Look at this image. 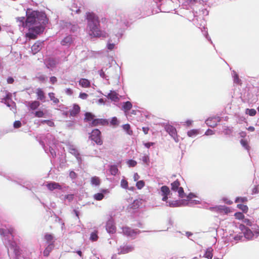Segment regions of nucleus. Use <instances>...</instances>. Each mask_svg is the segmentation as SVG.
I'll use <instances>...</instances> for the list:
<instances>
[{
    "mask_svg": "<svg viewBox=\"0 0 259 259\" xmlns=\"http://www.w3.org/2000/svg\"><path fill=\"white\" fill-rule=\"evenodd\" d=\"M88 33L91 37H103L108 36V34L100 28V21L98 17L93 13L87 14Z\"/></svg>",
    "mask_w": 259,
    "mask_h": 259,
    "instance_id": "obj_1",
    "label": "nucleus"
},
{
    "mask_svg": "<svg viewBox=\"0 0 259 259\" xmlns=\"http://www.w3.org/2000/svg\"><path fill=\"white\" fill-rule=\"evenodd\" d=\"M30 10H27L26 12V23L25 25H27V28H29L33 25H36L37 24V11H32L29 12Z\"/></svg>",
    "mask_w": 259,
    "mask_h": 259,
    "instance_id": "obj_2",
    "label": "nucleus"
},
{
    "mask_svg": "<svg viewBox=\"0 0 259 259\" xmlns=\"http://www.w3.org/2000/svg\"><path fill=\"white\" fill-rule=\"evenodd\" d=\"M29 28V32L26 34V36L30 39L36 38L37 35L42 33L45 29V27L41 25L38 26L30 27Z\"/></svg>",
    "mask_w": 259,
    "mask_h": 259,
    "instance_id": "obj_3",
    "label": "nucleus"
},
{
    "mask_svg": "<svg viewBox=\"0 0 259 259\" xmlns=\"http://www.w3.org/2000/svg\"><path fill=\"white\" fill-rule=\"evenodd\" d=\"M89 138L98 145H102L103 144L101 132L97 128L92 130L90 134Z\"/></svg>",
    "mask_w": 259,
    "mask_h": 259,
    "instance_id": "obj_4",
    "label": "nucleus"
},
{
    "mask_svg": "<svg viewBox=\"0 0 259 259\" xmlns=\"http://www.w3.org/2000/svg\"><path fill=\"white\" fill-rule=\"evenodd\" d=\"M221 120V118L219 116H213L208 118L206 121V124L211 127L216 126L218 123Z\"/></svg>",
    "mask_w": 259,
    "mask_h": 259,
    "instance_id": "obj_5",
    "label": "nucleus"
},
{
    "mask_svg": "<svg viewBox=\"0 0 259 259\" xmlns=\"http://www.w3.org/2000/svg\"><path fill=\"white\" fill-rule=\"evenodd\" d=\"M37 23L40 25H46L48 23V19L45 13L37 11Z\"/></svg>",
    "mask_w": 259,
    "mask_h": 259,
    "instance_id": "obj_6",
    "label": "nucleus"
},
{
    "mask_svg": "<svg viewBox=\"0 0 259 259\" xmlns=\"http://www.w3.org/2000/svg\"><path fill=\"white\" fill-rule=\"evenodd\" d=\"M108 124L107 120L102 118H94L93 121L90 123V126H96L99 125H105Z\"/></svg>",
    "mask_w": 259,
    "mask_h": 259,
    "instance_id": "obj_7",
    "label": "nucleus"
},
{
    "mask_svg": "<svg viewBox=\"0 0 259 259\" xmlns=\"http://www.w3.org/2000/svg\"><path fill=\"white\" fill-rule=\"evenodd\" d=\"M160 190L161 195L162 196V200L163 201H166L168 199V195L170 192L169 188L166 186H163L161 187Z\"/></svg>",
    "mask_w": 259,
    "mask_h": 259,
    "instance_id": "obj_8",
    "label": "nucleus"
},
{
    "mask_svg": "<svg viewBox=\"0 0 259 259\" xmlns=\"http://www.w3.org/2000/svg\"><path fill=\"white\" fill-rule=\"evenodd\" d=\"M106 230L109 233L113 234L116 232V227L113 220H109L106 224Z\"/></svg>",
    "mask_w": 259,
    "mask_h": 259,
    "instance_id": "obj_9",
    "label": "nucleus"
},
{
    "mask_svg": "<svg viewBox=\"0 0 259 259\" xmlns=\"http://www.w3.org/2000/svg\"><path fill=\"white\" fill-rule=\"evenodd\" d=\"M42 42L37 41L35 42L31 47V51L33 55L37 53L42 48Z\"/></svg>",
    "mask_w": 259,
    "mask_h": 259,
    "instance_id": "obj_10",
    "label": "nucleus"
},
{
    "mask_svg": "<svg viewBox=\"0 0 259 259\" xmlns=\"http://www.w3.org/2000/svg\"><path fill=\"white\" fill-rule=\"evenodd\" d=\"M47 187L50 191H53L55 189H62V186L59 183L56 182H51L48 183Z\"/></svg>",
    "mask_w": 259,
    "mask_h": 259,
    "instance_id": "obj_11",
    "label": "nucleus"
},
{
    "mask_svg": "<svg viewBox=\"0 0 259 259\" xmlns=\"http://www.w3.org/2000/svg\"><path fill=\"white\" fill-rule=\"evenodd\" d=\"M80 111V107L77 104H74L73 108L69 111L70 116H75L79 113Z\"/></svg>",
    "mask_w": 259,
    "mask_h": 259,
    "instance_id": "obj_12",
    "label": "nucleus"
},
{
    "mask_svg": "<svg viewBox=\"0 0 259 259\" xmlns=\"http://www.w3.org/2000/svg\"><path fill=\"white\" fill-rule=\"evenodd\" d=\"M73 42V39L71 35H68L64 37L61 41V44L64 46H69Z\"/></svg>",
    "mask_w": 259,
    "mask_h": 259,
    "instance_id": "obj_13",
    "label": "nucleus"
},
{
    "mask_svg": "<svg viewBox=\"0 0 259 259\" xmlns=\"http://www.w3.org/2000/svg\"><path fill=\"white\" fill-rule=\"evenodd\" d=\"M122 231L123 234L127 236L133 237L136 234V232L129 227L123 228Z\"/></svg>",
    "mask_w": 259,
    "mask_h": 259,
    "instance_id": "obj_14",
    "label": "nucleus"
},
{
    "mask_svg": "<svg viewBox=\"0 0 259 259\" xmlns=\"http://www.w3.org/2000/svg\"><path fill=\"white\" fill-rule=\"evenodd\" d=\"M40 103L38 101H33L31 102H29L28 103V105L31 110H35L38 108L40 106Z\"/></svg>",
    "mask_w": 259,
    "mask_h": 259,
    "instance_id": "obj_15",
    "label": "nucleus"
},
{
    "mask_svg": "<svg viewBox=\"0 0 259 259\" xmlns=\"http://www.w3.org/2000/svg\"><path fill=\"white\" fill-rule=\"evenodd\" d=\"M36 94L37 99L41 101L45 100L46 98L45 94L41 89L37 88L36 90Z\"/></svg>",
    "mask_w": 259,
    "mask_h": 259,
    "instance_id": "obj_16",
    "label": "nucleus"
},
{
    "mask_svg": "<svg viewBox=\"0 0 259 259\" xmlns=\"http://www.w3.org/2000/svg\"><path fill=\"white\" fill-rule=\"evenodd\" d=\"M79 85L82 88H88L91 86L90 81L85 78H81L79 81Z\"/></svg>",
    "mask_w": 259,
    "mask_h": 259,
    "instance_id": "obj_17",
    "label": "nucleus"
},
{
    "mask_svg": "<svg viewBox=\"0 0 259 259\" xmlns=\"http://www.w3.org/2000/svg\"><path fill=\"white\" fill-rule=\"evenodd\" d=\"M143 200L141 199H136L131 204V208L133 209L138 208L142 204Z\"/></svg>",
    "mask_w": 259,
    "mask_h": 259,
    "instance_id": "obj_18",
    "label": "nucleus"
},
{
    "mask_svg": "<svg viewBox=\"0 0 259 259\" xmlns=\"http://www.w3.org/2000/svg\"><path fill=\"white\" fill-rule=\"evenodd\" d=\"M54 247V244L53 243H50L48 245V246L45 249L43 254L45 256H48L50 254V253L52 251Z\"/></svg>",
    "mask_w": 259,
    "mask_h": 259,
    "instance_id": "obj_19",
    "label": "nucleus"
},
{
    "mask_svg": "<svg viewBox=\"0 0 259 259\" xmlns=\"http://www.w3.org/2000/svg\"><path fill=\"white\" fill-rule=\"evenodd\" d=\"M16 21L19 23V25L24 28H27V25H25L26 23V19L24 17H19L16 18Z\"/></svg>",
    "mask_w": 259,
    "mask_h": 259,
    "instance_id": "obj_20",
    "label": "nucleus"
},
{
    "mask_svg": "<svg viewBox=\"0 0 259 259\" xmlns=\"http://www.w3.org/2000/svg\"><path fill=\"white\" fill-rule=\"evenodd\" d=\"M84 121L85 122H92L94 119L95 115L91 112H86L84 114Z\"/></svg>",
    "mask_w": 259,
    "mask_h": 259,
    "instance_id": "obj_21",
    "label": "nucleus"
},
{
    "mask_svg": "<svg viewBox=\"0 0 259 259\" xmlns=\"http://www.w3.org/2000/svg\"><path fill=\"white\" fill-rule=\"evenodd\" d=\"M166 131L172 137H175L177 135L176 129L172 126H167L166 127Z\"/></svg>",
    "mask_w": 259,
    "mask_h": 259,
    "instance_id": "obj_22",
    "label": "nucleus"
},
{
    "mask_svg": "<svg viewBox=\"0 0 259 259\" xmlns=\"http://www.w3.org/2000/svg\"><path fill=\"white\" fill-rule=\"evenodd\" d=\"M132 107V103L129 102L127 101L123 103V105L122 106V110L125 112H126L128 111Z\"/></svg>",
    "mask_w": 259,
    "mask_h": 259,
    "instance_id": "obj_23",
    "label": "nucleus"
},
{
    "mask_svg": "<svg viewBox=\"0 0 259 259\" xmlns=\"http://www.w3.org/2000/svg\"><path fill=\"white\" fill-rule=\"evenodd\" d=\"M108 98L114 101H117L119 100L118 95L115 92H111L108 95Z\"/></svg>",
    "mask_w": 259,
    "mask_h": 259,
    "instance_id": "obj_24",
    "label": "nucleus"
},
{
    "mask_svg": "<svg viewBox=\"0 0 259 259\" xmlns=\"http://www.w3.org/2000/svg\"><path fill=\"white\" fill-rule=\"evenodd\" d=\"M47 67L48 68H54L56 67L57 62L54 59L50 58L47 61Z\"/></svg>",
    "mask_w": 259,
    "mask_h": 259,
    "instance_id": "obj_25",
    "label": "nucleus"
},
{
    "mask_svg": "<svg viewBox=\"0 0 259 259\" xmlns=\"http://www.w3.org/2000/svg\"><path fill=\"white\" fill-rule=\"evenodd\" d=\"M180 183L178 180H177L171 183V189L174 191H177L178 188L180 187Z\"/></svg>",
    "mask_w": 259,
    "mask_h": 259,
    "instance_id": "obj_26",
    "label": "nucleus"
},
{
    "mask_svg": "<svg viewBox=\"0 0 259 259\" xmlns=\"http://www.w3.org/2000/svg\"><path fill=\"white\" fill-rule=\"evenodd\" d=\"M122 128L128 135L131 136L133 134V132L131 130V126L129 124H125L123 125Z\"/></svg>",
    "mask_w": 259,
    "mask_h": 259,
    "instance_id": "obj_27",
    "label": "nucleus"
},
{
    "mask_svg": "<svg viewBox=\"0 0 259 259\" xmlns=\"http://www.w3.org/2000/svg\"><path fill=\"white\" fill-rule=\"evenodd\" d=\"M48 96L50 99V100L53 101V102L55 104H58L59 103V100L55 97V94L54 93H49L48 94Z\"/></svg>",
    "mask_w": 259,
    "mask_h": 259,
    "instance_id": "obj_28",
    "label": "nucleus"
},
{
    "mask_svg": "<svg viewBox=\"0 0 259 259\" xmlns=\"http://www.w3.org/2000/svg\"><path fill=\"white\" fill-rule=\"evenodd\" d=\"M212 251V249L211 248H207L203 256L208 259H211L213 255Z\"/></svg>",
    "mask_w": 259,
    "mask_h": 259,
    "instance_id": "obj_29",
    "label": "nucleus"
},
{
    "mask_svg": "<svg viewBox=\"0 0 259 259\" xmlns=\"http://www.w3.org/2000/svg\"><path fill=\"white\" fill-rule=\"evenodd\" d=\"M199 130L196 129H193L187 132V135L190 137H193L197 136L199 134Z\"/></svg>",
    "mask_w": 259,
    "mask_h": 259,
    "instance_id": "obj_30",
    "label": "nucleus"
},
{
    "mask_svg": "<svg viewBox=\"0 0 259 259\" xmlns=\"http://www.w3.org/2000/svg\"><path fill=\"white\" fill-rule=\"evenodd\" d=\"M218 210L220 212H224L225 214H228L231 211L230 208L226 206H221L219 207Z\"/></svg>",
    "mask_w": 259,
    "mask_h": 259,
    "instance_id": "obj_31",
    "label": "nucleus"
},
{
    "mask_svg": "<svg viewBox=\"0 0 259 259\" xmlns=\"http://www.w3.org/2000/svg\"><path fill=\"white\" fill-rule=\"evenodd\" d=\"M91 182L92 185L99 186L100 184V180L97 177H93L91 178Z\"/></svg>",
    "mask_w": 259,
    "mask_h": 259,
    "instance_id": "obj_32",
    "label": "nucleus"
},
{
    "mask_svg": "<svg viewBox=\"0 0 259 259\" xmlns=\"http://www.w3.org/2000/svg\"><path fill=\"white\" fill-rule=\"evenodd\" d=\"M118 171V169L116 165H111L110 167V172L112 175L115 176Z\"/></svg>",
    "mask_w": 259,
    "mask_h": 259,
    "instance_id": "obj_33",
    "label": "nucleus"
},
{
    "mask_svg": "<svg viewBox=\"0 0 259 259\" xmlns=\"http://www.w3.org/2000/svg\"><path fill=\"white\" fill-rule=\"evenodd\" d=\"M237 207L241 209L244 213H247L248 210V208L246 205L238 204Z\"/></svg>",
    "mask_w": 259,
    "mask_h": 259,
    "instance_id": "obj_34",
    "label": "nucleus"
},
{
    "mask_svg": "<svg viewBox=\"0 0 259 259\" xmlns=\"http://www.w3.org/2000/svg\"><path fill=\"white\" fill-rule=\"evenodd\" d=\"M41 124H47L50 127L55 126V123L52 120H43L41 121Z\"/></svg>",
    "mask_w": 259,
    "mask_h": 259,
    "instance_id": "obj_35",
    "label": "nucleus"
},
{
    "mask_svg": "<svg viewBox=\"0 0 259 259\" xmlns=\"http://www.w3.org/2000/svg\"><path fill=\"white\" fill-rule=\"evenodd\" d=\"M36 78L41 82L45 81L47 79V77L45 76V75L42 74L40 72H39L37 73V76H36Z\"/></svg>",
    "mask_w": 259,
    "mask_h": 259,
    "instance_id": "obj_36",
    "label": "nucleus"
},
{
    "mask_svg": "<svg viewBox=\"0 0 259 259\" xmlns=\"http://www.w3.org/2000/svg\"><path fill=\"white\" fill-rule=\"evenodd\" d=\"M45 239L48 242H52L54 243V236L52 234H47L45 235Z\"/></svg>",
    "mask_w": 259,
    "mask_h": 259,
    "instance_id": "obj_37",
    "label": "nucleus"
},
{
    "mask_svg": "<svg viewBox=\"0 0 259 259\" xmlns=\"http://www.w3.org/2000/svg\"><path fill=\"white\" fill-rule=\"evenodd\" d=\"M104 197V195L103 193H98L97 194H95L94 195V198L96 200H101L103 199Z\"/></svg>",
    "mask_w": 259,
    "mask_h": 259,
    "instance_id": "obj_38",
    "label": "nucleus"
},
{
    "mask_svg": "<svg viewBox=\"0 0 259 259\" xmlns=\"http://www.w3.org/2000/svg\"><path fill=\"white\" fill-rule=\"evenodd\" d=\"M234 217L237 220H243L244 219V215L241 212H237L234 214Z\"/></svg>",
    "mask_w": 259,
    "mask_h": 259,
    "instance_id": "obj_39",
    "label": "nucleus"
},
{
    "mask_svg": "<svg viewBox=\"0 0 259 259\" xmlns=\"http://www.w3.org/2000/svg\"><path fill=\"white\" fill-rule=\"evenodd\" d=\"M240 143L241 144V145L245 149H246L247 150H249V146L248 144V142L246 140H241L240 141Z\"/></svg>",
    "mask_w": 259,
    "mask_h": 259,
    "instance_id": "obj_40",
    "label": "nucleus"
},
{
    "mask_svg": "<svg viewBox=\"0 0 259 259\" xmlns=\"http://www.w3.org/2000/svg\"><path fill=\"white\" fill-rule=\"evenodd\" d=\"M247 201V198L246 197H238L236 198L235 202L236 203L238 202H246Z\"/></svg>",
    "mask_w": 259,
    "mask_h": 259,
    "instance_id": "obj_41",
    "label": "nucleus"
},
{
    "mask_svg": "<svg viewBox=\"0 0 259 259\" xmlns=\"http://www.w3.org/2000/svg\"><path fill=\"white\" fill-rule=\"evenodd\" d=\"M246 114H248L250 116H253L255 115L256 111L254 109H247L246 111Z\"/></svg>",
    "mask_w": 259,
    "mask_h": 259,
    "instance_id": "obj_42",
    "label": "nucleus"
},
{
    "mask_svg": "<svg viewBox=\"0 0 259 259\" xmlns=\"http://www.w3.org/2000/svg\"><path fill=\"white\" fill-rule=\"evenodd\" d=\"M34 115L39 118L43 117L45 116V113L42 110H38L35 112Z\"/></svg>",
    "mask_w": 259,
    "mask_h": 259,
    "instance_id": "obj_43",
    "label": "nucleus"
},
{
    "mask_svg": "<svg viewBox=\"0 0 259 259\" xmlns=\"http://www.w3.org/2000/svg\"><path fill=\"white\" fill-rule=\"evenodd\" d=\"M145 186V182L141 180L138 181L136 183V187L138 189H141Z\"/></svg>",
    "mask_w": 259,
    "mask_h": 259,
    "instance_id": "obj_44",
    "label": "nucleus"
},
{
    "mask_svg": "<svg viewBox=\"0 0 259 259\" xmlns=\"http://www.w3.org/2000/svg\"><path fill=\"white\" fill-rule=\"evenodd\" d=\"M120 185L121 187L124 189H127L128 188V182L125 179H122L120 182Z\"/></svg>",
    "mask_w": 259,
    "mask_h": 259,
    "instance_id": "obj_45",
    "label": "nucleus"
},
{
    "mask_svg": "<svg viewBox=\"0 0 259 259\" xmlns=\"http://www.w3.org/2000/svg\"><path fill=\"white\" fill-rule=\"evenodd\" d=\"M179 195L181 198H184L185 196V193L184 191V189L182 187H180L177 190Z\"/></svg>",
    "mask_w": 259,
    "mask_h": 259,
    "instance_id": "obj_46",
    "label": "nucleus"
},
{
    "mask_svg": "<svg viewBox=\"0 0 259 259\" xmlns=\"http://www.w3.org/2000/svg\"><path fill=\"white\" fill-rule=\"evenodd\" d=\"M98 238V236L96 232L92 233L91 236H90V239L91 240H92L93 241H96L97 240Z\"/></svg>",
    "mask_w": 259,
    "mask_h": 259,
    "instance_id": "obj_47",
    "label": "nucleus"
},
{
    "mask_svg": "<svg viewBox=\"0 0 259 259\" xmlns=\"http://www.w3.org/2000/svg\"><path fill=\"white\" fill-rule=\"evenodd\" d=\"M119 123V122L116 117H112L111 121L110 124L112 125L115 126L117 125Z\"/></svg>",
    "mask_w": 259,
    "mask_h": 259,
    "instance_id": "obj_48",
    "label": "nucleus"
},
{
    "mask_svg": "<svg viewBox=\"0 0 259 259\" xmlns=\"http://www.w3.org/2000/svg\"><path fill=\"white\" fill-rule=\"evenodd\" d=\"M234 82L238 84H241V80L239 79V76L238 74H235L234 76Z\"/></svg>",
    "mask_w": 259,
    "mask_h": 259,
    "instance_id": "obj_49",
    "label": "nucleus"
},
{
    "mask_svg": "<svg viewBox=\"0 0 259 259\" xmlns=\"http://www.w3.org/2000/svg\"><path fill=\"white\" fill-rule=\"evenodd\" d=\"M127 164L129 166L134 167L137 165V162L134 160H128L127 162Z\"/></svg>",
    "mask_w": 259,
    "mask_h": 259,
    "instance_id": "obj_50",
    "label": "nucleus"
},
{
    "mask_svg": "<svg viewBox=\"0 0 259 259\" xmlns=\"http://www.w3.org/2000/svg\"><path fill=\"white\" fill-rule=\"evenodd\" d=\"M239 229L241 230H243L244 229L246 230V231H247V233H248V234H252V232L251 231H250V230L249 229H246L245 226L243 225V224H240L239 225Z\"/></svg>",
    "mask_w": 259,
    "mask_h": 259,
    "instance_id": "obj_51",
    "label": "nucleus"
},
{
    "mask_svg": "<svg viewBox=\"0 0 259 259\" xmlns=\"http://www.w3.org/2000/svg\"><path fill=\"white\" fill-rule=\"evenodd\" d=\"M225 135H230L232 133V130L229 127H226L223 131Z\"/></svg>",
    "mask_w": 259,
    "mask_h": 259,
    "instance_id": "obj_52",
    "label": "nucleus"
},
{
    "mask_svg": "<svg viewBox=\"0 0 259 259\" xmlns=\"http://www.w3.org/2000/svg\"><path fill=\"white\" fill-rule=\"evenodd\" d=\"M21 126V123L20 121H15L14 123V127L16 128H19Z\"/></svg>",
    "mask_w": 259,
    "mask_h": 259,
    "instance_id": "obj_53",
    "label": "nucleus"
},
{
    "mask_svg": "<svg viewBox=\"0 0 259 259\" xmlns=\"http://www.w3.org/2000/svg\"><path fill=\"white\" fill-rule=\"evenodd\" d=\"M142 160L143 161L148 164L149 162V157L147 155H144L143 157H142Z\"/></svg>",
    "mask_w": 259,
    "mask_h": 259,
    "instance_id": "obj_54",
    "label": "nucleus"
},
{
    "mask_svg": "<svg viewBox=\"0 0 259 259\" xmlns=\"http://www.w3.org/2000/svg\"><path fill=\"white\" fill-rule=\"evenodd\" d=\"M244 221V223L246 225H248L249 226H251L252 225V222L250 221V220L248 219H243Z\"/></svg>",
    "mask_w": 259,
    "mask_h": 259,
    "instance_id": "obj_55",
    "label": "nucleus"
},
{
    "mask_svg": "<svg viewBox=\"0 0 259 259\" xmlns=\"http://www.w3.org/2000/svg\"><path fill=\"white\" fill-rule=\"evenodd\" d=\"M214 134V132L210 129H208L205 133V135L206 136L212 135Z\"/></svg>",
    "mask_w": 259,
    "mask_h": 259,
    "instance_id": "obj_56",
    "label": "nucleus"
},
{
    "mask_svg": "<svg viewBox=\"0 0 259 259\" xmlns=\"http://www.w3.org/2000/svg\"><path fill=\"white\" fill-rule=\"evenodd\" d=\"M107 46L108 49L112 50L114 48L115 45L114 44L108 42Z\"/></svg>",
    "mask_w": 259,
    "mask_h": 259,
    "instance_id": "obj_57",
    "label": "nucleus"
},
{
    "mask_svg": "<svg viewBox=\"0 0 259 259\" xmlns=\"http://www.w3.org/2000/svg\"><path fill=\"white\" fill-rule=\"evenodd\" d=\"M71 153L72 154H74L76 156H78L79 155V153L77 151V150L75 148H71L70 149Z\"/></svg>",
    "mask_w": 259,
    "mask_h": 259,
    "instance_id": "obj_58",
    "label": "nucleus"
},
{
    "mask_svg": "<svg viewBox=\"0 0 259 259\" xmlns=\"http://www.w3.org/2000/svg\"><path fill=\"white\" fill-rule=\"evenodd\" d=\"M50 81L54 84L57 81V79L55 76H52L50 77Z\"/></svg>",
    "mask_w": 259,
    "mask_h": 259,
    "instance_id": "obj_59",
    "label": "nucleus"
},
{
    "mask_svg": "<svg viewBox=\"0 0 259 259\" xmlns=\"http://www.w3.org/2000/svg\"><path fill=\"white\" fill-rule=\"evenodd\" d=\"M65 198L67 199H68L69 201L72 200L73 199V194L66 195H65Z\"/></svg>",
    "mask_w": 259,
    "mask_h": 259,
    "instance_id": "obj_60",
    "label": "nucleus"
},
{
    "mask_svg": "<svg viewBox=\"0 0 259 259\" xmlns=\"http://www.w3.org/2000/svg\"><path fill=\"white\" fill-rule=\"evenodd\" d=\"M168 205L170 207H177V206H178V202L177 201L172 202H169V204H168Z\"/></svg>",
    "mask_w": 259,
    "mask_h": 259,
    "instance_id": "obj_61",
    "label": "nucleus"
},
{
    "mask_svg": "<svg viewBox=\"0 0 259 259\" xmlns=\"http://www.w3.org/2000/svg\"><path fill=\"white\" fill-rule=\"evenodd\" d=\"M88 95L86 93H82L79 94V97L82 99H85L88 97Z\"/></svg>",
    "mask_w": 259,
    "mask_h": 259,
    "instance_id": "obj_62",
    "label": "nucleus"
},
{
    "mask_svg": "<svg viewBox=\"0 0 259 259\" xmlns=\"http://www.w3.org/2000/svg\"><path fill=\"white\" fill-rule=\"evenodd\" d=\"M69 176L71 178L75 179L77 177V174L73 171L70 172Z\"/></svg>",
    "mask_w": 259,
    "mask_h": 259,
    "instance_id": "obj_63",
    "label": "nucleus"
},
{
    "mask_svg": "<svg viewBox=\"0 0 259 259\" xmlns=\"http://www.w3.org/2000/svg\"><path fill=\"white\" fill-rule=\"evenodd\" d=\"M11 95L10 94H8L6 97L4 98V100L5 101V103L7 102V101L11 100Z\"/></svg>",
    "mask_w": 259,
    "mask_h": 259,
    "instance_id": "obj_64",
    "label": "nucleus"
}]
</instances>
